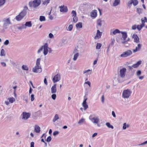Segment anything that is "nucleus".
<instances>
[{
	"mask_svg": "<svg viewBox=\"0 0 147 147\" xmlns=\"http://www.w3.org/2000/svg\"><path fill=\"white\" fill-rule=\"evenodd\" d=\"M44 83L46 84V85H47V79L46 78H45L44 80Z\"/></svg>",
	"mask_w": 147,
	"mask_h": 147,
	"instance_id": "obj_59",
	"label": "nucleus"
},
{
	"mask_svg": "<svg viewBox=\"0 0 147 147\" xmlns=\"http://www.w3.org/2000/svg\"><path fill=\"white\" fill-rule=\"evenodd\" d=\"M34 94H32L31 95V100L32 101H33L34 100Z\"/></svg>",
	"mask_w": 147,
	"mask_h": 147,
	"instance_id": "obj_52",
	"label": "nucleus"
},
{
	"mask_svg": "<svg viewBox=\"0 0 147 147\" xmlns=\"http://www.w3.org/2000/svg\"><path fill=\"white\" fill-rule=\"evenodd\" d=\"M60 11L61 12L66 13L68 11V9L66 6L63 5L60 7Z\"/></svg>",
	"mask_w": 147,
	"mask_h": 147,
	"instance_id": "obj_15",
	"label": "nucleus"
},
{
	"mask_svg": "<svg viewBox=\"0 0 147 147\" xmlns=\"http://www.w3.org/2000/svg\"><path fill=\"white\" fill-rule=\"evenodd\" d=\"M112 114L113 116L115 117H116V115L115 112L114 111H112Z\"/></svg>",
	"mask_w": 147,
	"mask_h": 147,
	"instance_id": "obj_63",
	"label": "nucleus"
},
{
	"mask_svg": "<svg viewBox=\"0 0 147 147\" xmlns=\"http://www.w3.org/2000/svg\"><path fill=\"white\" fill-rule=\"evenodd\" d=\"M132 2L131 0L128 1L127 3V7H128L129 8H130L132 5Z\"/></svg>",
	"mask_w": 147,
	"mask_h": 147,
	"instance_id": "obj_39",
	"label": "nucleus"
},
{
	"mask_svg": "<svg viewBox=\"0 0 147 147\" xmlns=\"http://www.w3.org/2000/svg\"><path fill=\"white\" fill-rule=\"evenodd\" d=\"M48 44L47 43H46L44 45L42 46L39 48L37 51V53L39 54L43 50L44 55L45 56L48 53Z\"/></svg>",
	"mask_w": 147,
	"mask_h": 147,
	"instance_id": "obj_4",
	"label": "nucleus"
},
{
	"mask_svg": "<svg viewBox=\"0 0 147 147\" xmlns=\"http://www.w3.org/2000/svg\"><path fill=\"white\" fill-rule=\"evenodd\" d=\"M121 33L122 34V38H123V40H126L127 36V32H126L121 31Z\"/></svg>",
	"mask_w": 147,
	"mask_h": 147,
	"instance_id": "obj_20",
	"label": "nucleus"
},
{
	"mask_svg": "<svg viewBox=\"0 0 147 147\" xmlns=\"http://www.w3.org/2000/svg\"><path fill=\"white\" fill-rule=\"evenodd\" d=\"M2 22H3V27L5 29H6L9 25L11 24V22L9 18H5L3 20Z\"/></svg>",
	"mask_w": 147,
	"mask_h": 147,
	"instance_id": "obj_7",
	"label": "nucleus"
},
{
	"mask_svg": "<svg viewBox=\"0 0 147 147\" xmlns=\"http://www.w3.org/2000/svg\"><path fill=\"white\" fill-rule=\"evenodd\" d=\"M141 21L142 24H145V22H147V18L146 17H144L141 19Z\"/></svg>",
	"mask_w": 147,
	"mask_h": 147,
	"instance_id": "obj_34",
	"label": "nucleus"
},
{
	"mask_svg": "<svg viewBox=\"0 0 147 147\" xmlns=\"http://www.w3.org/2000/svg\"><path fill=\"white\" fill-rule=\"evenodd\" d=\"M59 133V132L58 131H55L53 132V134L54 136H56L58 135Z\"/></svg>",
	"mask_w": 147,
	"mask_h": 147,
	"instance_id": "obj_50",
	"label": "nucleus"
},
{
	"mask_svg": "<svg viewBox=\"0 0 147 147\" xmlns=\"http://www.w3.org/2000/svg\"><path fill=\"white\" fill-rule=\"evenodd\" d=\"M1 65L2 66L4 67H5L6 66V64L5 63L2 62L1 63Z\"/></svg>",
	"mask_w": 147,
	"mask_h": 147,
	"instance_id": "obj_61",
	"label": "nucleus"
},
{
	"mask_svg": "<svg viewBox=\"0 0 147 147\" xmlns=\"http://www.w3.org/2000/svg\"><path fill=\"white\" fill-rule=\"evenodd\" d=\"M71 14L72 15V16L73 17V22L75 23L78 20V17L76 16L77 13L76 11L74 10L72 11Z\"/></svg>",
	"mask_w": 147,
	"mask_h": 147,
	"instance_id": "obj_10",
	"label": "nucleus"
},
{
	"mask_svg": "<svg viewBox=\"0 0 147 147\" xmlns=\"http://www.w3.org/2000/svg\"><path fill=\"white\" fill-rule=\"evenodd\" d=\"M120 3V0H115L113 3V6L115 7L118 5Z\"/></svg>",
	"mask_w": 147,
	"mask_h": 147,
	"instance_id": "obj_26",
	"label": "nucleus"
},
{
	"mask_svg": "<svg viewBox=\"0 0 147 147\" xmlns=\"http://www.w3.org/2000/svg\"><path fill=\"white\" fill-rule=\"evenodd\" d=\"M53 94L51 96V97L52 98L53 100H55L56 97V94Z\"/></svg>",
	"mask_w": 147,
	"mask_h": 147,
	"instance_id": "obj_47",
	"label": "nucleus"
},
{
	"mask_svg": "<svg viewBox=\"0 0 147 147\" xmlns=\"http://www.w3.org/2000/svg\"><path fill=\"white\" fill-rule=\"evenodd\" d=\"M22 69L26 70H28V66L27 65H22Z\"/></svg>",
	"mask_w": 147,
	"mask_h": 147,
	"instance_id": "obj_44",
	"label": "nucleus"
},
{
	"mask_svg": "<svg viewBox=\"0 0 147 147\" xmlns=\"http://www.w3.org/2000/svg\"><path fill=\"white\" fill-rule=\"evenodd\" d=\"M143 11V9L140 8H138L136 9V11L139 15H140L142 14Z\"/></svg>",
	"mask_w": 147,
	"mask_h": 147,
	"instance_id": "obj_30",
	"label": "nucleus"
},
{
	"mask_svg": "<svg viewBox=\"0 0 147 147\" xmlns=\"http://www.w3.org/2000/svg\"><path fill=\"white\" fill-rule=\"evenodd\" d=\"M24 25L26 28V27H30L32 26V24L31 21L26 22Z\"/></svg>",
	"mask_w": 147,
	"mask_h": 147,
	"instance_id": "obj_27",
	"label": "nucleus"
},
{
	"mask_svg": "<svg viewBox=\"0 0 147 147\" xmlns=\"http://www.w3.org/2000/svg\"><path fill=\"white\" fill-rule=\"evenodd\" d=\"M102 46V44L100 43H97L96 46V48L97 49H100Z\"/></svg>",
	"mask_w": 147,
	"mask_h": 147,
	"instance_id": "obj_42",
	"label": "nucleus"
},
{
	"mask_svg": "<svg viewBox=\"0 0 147 147\" xmlns=\"http://www.w3.org/2000/svg\"><path fill=\"white\" fill-rule=\"evenodd\" d=\"M142 45L141 44L139 43L137 45L135 49L133 50V53H135L137 51H139L142 48Z\"/></svg>",
	"mask_w": 147,
	"mask_h": 147,
	"instance_id": "obj_14",
	"label": "nucleus"
},
{
	"mask_svg": "<svg viewBox=\"0 0 147 147\" xmlns=\"http://www.w3.org/2000/svg\"><path fill=\"white\" fill-rule=\"evenodd\" d=\"M85 119H84L82 118L78 122V123L80 124H82L85 121Z\"/></svg>",
	"mask_w": 147,
	"mask_h": 147,
	"instance_id": "obj_45",
	"label": "nucleus"
},
{
	"mask_svg": "<svg viewBox=\"0 0 147 147\" xmlns=\"http://www.w3.org/2000/svg\"><path fill=\"white\" fill-rule=\"evenodd\" d=\"M104 95H103L101 98V100L102 103H104Z\"/></svg>",
	"mask_w": 147,
	"mask_h": 147,
	"instance_id": "obj_57",
	"label": "nucleus"
},
{
	"mask_svg": "<svg viewBox=\"0 0 147 147\" xmlns=\"http://www.w3.org/2000/svg\"><path fill=\"white\" fill-rule=\"evenodd\" d=\"M32 88L31 87H30V89L29 90V94H30L32 93Z\"/></svg>",
	"mask_w": 147,
	"mask_h": 147,
	"instance_id": "obj_62",
	"label": "nucleus"
},
{
	"mask_svg": "<svg viewBox=\"0 0 147 147\" xmlns=\"http://www.w3.org/2000/svg\"><path fill=\"white\" fill-rule=\"evenodd\" d=\"M76 27L77 28H82V24L81 22H79L76 25Z\"/></svg>",
	"mask_w": 147,
	"mask_h": 147,
	"instance_id": "obj_36",
	"label": "nucleus"
},
{
	"mask_svg": "<svg viewBox=\"0 0 147 147\" xmlns=\"http://www.w3.org/2000/svg\"><path fill=\"white\" fill-rule=\"evenodd\" d=\"M132 38L134 39V42L138 43L140 42V39L137 35L136 34H134L132 36Z\"/></svg>",
	"mask_w": 147,
	"mask_h": 147,
	"instance_id": "obj_12",
	"label": "nucleus"
},
{
	"mask_svg": "<svg viewBox=\"0 0 147 147\" xmlns=\"http://www.w3.org/2000/svg\"><path fill=\"white\" fill-rule=\"evenodd\" d=\"M129 125L128 124H126V123H124L123 124V129H125L129 127Z\"/></svg>",
	"mask_w": 147,
	"mask_h": 147,
	"instance_id": "obj_41",
	"label": "nucleus"
},
{
	"mask_svg": "<svg viewBox=\"0 0 147 147\" xmlns=\"http://www.w3.org/2000/svg\"><path fill=\"white\" fill-rule=\"evenodd\" d=\"M73 28V26L72 25H70L68 27V29L69 31L72 30Z\"/></svg>",
	"mask_w": 147,
	"mask_h": 147,
	"instance_id": "obj_55",
	"label": "nucleus"
},
{
	"mask_svg": "<svg viewBox=\"0 0 147 147\" xmlns=\"http://www.w3.org/2000/svg\"><path fill=\"white\" fill-rule=\"evenodd\" d=\"M28 9V8L27 7H24L22 11L16 17L15 19L17 21L21 20L26 15Z\"/></svg>",
	"mask_w": 147,
	"mask_h": 147,
	"instance_id": "obj_3",
	"label": "nucleus"
},
{
	"mask_svg": "<svg viewBox=\"0 0 147 147\" xmlns=\"http://www.w3.org/2000/svg\"><path fill=\"white\" fill-rule=\"evenodd\" d=\"M132 53V52L131 50H128L121 54L120 57H127L131 55Z\"/></svg>",
	"mask_w": 147,
	"mask_h": 147,
	"instance_id": "obj_8",
	"label": "nucleus"
},
{
	"mask_svg": "<svg viewBox=\"0 0 147 147\" xmlns=\"http://www.w3.org/2000/svg\"><path fill=\"white\" fill-rule=\"evenodd\" d=\"M40 127L38 125H35L34 126V131L37 133H39L40 131Z\"/></svg>",
	"mask_w": 147,
	"mask_h": 147,
	"instance_id": "obj_21",
	"label": "nucleus"
},
{
	"mask_svg": "<svg viewBox=\"0 0 147 147\" xmlns=\"http://www.w3.org/2000/svg\"><path fill=\"white\" fill-rule=\"evenodd\" d=\"M141 74V71L140 70H138L136 72V74L137 76H139Z\"/></svg>",
	"mask_w": 147,
	"mask_h": 147,
	"instance_id": "obj_54",
	"label": "nucleus"
},
{
	"mask_svg": "<svg viewBox=\"0 0 147 147\" xmlns=\"http://www.w3.org/2000/svg\"><path fill=\"white\" fill-rule=\"evenodd\" d=\"M102 21L100 19L98 20L97 22V28H99L101 27L102 26Z\"/></svg>",
	"mask_w": 147,
	"mask_h": 147,
	"instance_id": "obj_23",
	"label": "nucleus"
},
{
	"mask_svg": "<svg viewBox=\"0 0 147 147\" xmlns=\"http://www.w3.org/2000/svg\"><path fill=\"white\" fill-rule=\"evenodd\" d=\"M60 80V75L59 74H57L55 75L53 79V81L55 83L58 82Z\"/></svg>",
	"mask_w": 147,
	"mask_h": 147,
	"instance_id": "obj_11",
	"label": "nucleus"
},
{
	"mask_svg": "<svg viewBox=\"0 0 147 147\" xmlns=\"http://www.w3.org/2000/svg\"><path fill=\"white\" fill-rule=\"evenodd\" d=\"M59 118V115L56 114L55 115L54 118L53 119V122H55Z\"/></svg>",
	"mask_w": 147,
	"mask_h": 147,
	"instance_id": "obj_31",
	"label": "nucleus"
},
{
	"mask_svg": "<svg viewBox=\"0 0 147 147\" xmlns=\"http://www.w3.org/2000/svg\"><path fill=\"white\" fill-rule=\"evenodd\" d=\"M85 96L84 97V100L82 103V106L84 107V109L85 110L88 108V105H87L86 102V101L87 100V98H85Z\"/></svg>",
	"mask_w": 147,
	"mask_h": 147,
	"instance_id": "obj_18",
	"label": "nucleus"
},
{
	"mask_svg": "<svg viewBox=\"0 0 147 147\" xmlns=\"http://www.w3.org/2000/svg\"><path fill=\"white\" fill-rule=\"evenodd\" d=\"M90 16L92 19L95 18L97 16V11L96 10H94L91 12Z\"/></svg>",
	"mask_w": 147,
	"mask_h": 147,
	"instance_id": "obj_16",
	"label": "nucleus"
},
{
	"mask_svg": "<svg viewBox=\"0 0 147 147\" xmlns=\"http://www.w3.org/2000/svg\"><path fill=\"white\" fill-rule=\"evenodd\" d=\"M145 26V24H141V25L137 26V29L138 31H140L142 28Z\"/></svg>",
	"mask_w": 147,
	"mask_h": 147,
	"instance_id": "obj_28",
	"label": "nucleus"
},
{
	"mask_svg": "<svg viewBox=\"0 0 147 147\" xmlns=\"http://www.w3.org/2000/svg\"><path fill=\"white\" fill-rule=\"evenodd\" d=\"M89 119L94 123L98 124L99 121V119L98 117H92V115H90Z\"/></svg>",
	"mask_w": 147,
	"mask_h": 147,
	"instance_id": "obj_9",
	"label": "nucleus"
},
{
	"mask_svg": "<svg viewBox=\"0 0 147 147\" xmlns=\"http://www.w3.org/2000/svg\"><path fill=\"white\" fill-rule=\"evenodd\" d=\"M0 55L1 56H5V51L4 49H1Z\"/></svg>",
	"mask_w": 147,
	"mask_h": 147,
	"instance_id": "obj_43",
	"label": "nucleus"
},
{
	"mask_svg": "<svg viewBox=\"0 0 147 147\" xmlns=\"http://www.w3.org/2000/svg\"><path fill=\"white\" fill-rule=\"evenodd\" d=\"M137 28V26L136 25H135L132 26L131 29L132 30H135Z\"/></svg>",
	"mask_w": 147,
	"mask_h": 147,
	"instance_id": "obj_53",
	"label": "nucleus"
},
{
	"mask_svg": "<svg viewBox=\"0 0 147 147\" xmlns=\"http://www.w3.org/2000/svg\"><path fill=\"white\" fill-rule=\"evenodd\" d=\"M84 84H88L89 87H90L91 86V83L89 81H87L85 82Z\"/></svg>",
	"mask_w": 147,
	"mask_h": 147,
	"instance_id": "obj_58",
	"label": "nucleus"
},
{
	"mask_svg": "<svg viewBox=\"0 0 147 147\" xmlns=\"http://www.w3.org/2000/svg\"><path fill=\"white\" fill-rule=\"evenodd\" d=\"M147 144V140L140 144H139L138 146H143Z\"/></svg>",
	"mask_w": 147,
	"mask_h": 147,
	"instance_id": "obj_51",
	"label": "nucleus"
},
{
	"mask_svg": "<svg viewBox=\"0 0 147 147\" xmlns=\"http://www.w3.org/2000/svg\"><path fill=\"white\" fill-rule=\"evenodd\" d=\"M9 43V42L8 40H6L4 42V44L5 45H8Z\"/></svg>",
	"mask_w": 147,
	"mask_h": 147,
	"instance_id": "obj_48",
	"label": "nucleus"
},
{
	"mask_svg": "<svg viewBox=\"0 0 147 147\" xmlns=\"http://www.w3.org/2000/svg\"><path fill=\"white\" fill-rule=\"evenodd\" d=\"M142 61H138L137 63L136 64H134L132 66V67H133L136 68L137 67L140 65L141 64Z\"/></svg>",
	"mask_w": 147,
	"mask_h": 147,
	"instance_id": "obj_25",
	"label": "nucleus"
},
{
	"mask_svg": "<svg viewBox=\"0 0 147 147\" xmlns=\"http://www.w3.org/2000/svg\"><path fill=\"white\" fill-rule=\"evenodd\" d=\"M79 55V54L78 53H77L75 54L74 55V58L73 59V60L74 61H76L77 60L78 57Z\"/></svg>",
	"mask_w": 147,
	"mask_h": 147,
	"instance_id": "obj_38",
	"label": "nucleus"
},
{
	"mask_svg": "<svg viewBox=\"0 0 147 147\" xmlns=\"http://www.w3.org/2000/svg\"><path fill=\"white\" fill-rule=\"evenodd\" d=\"M132 4L134 6H136L138 5V3L137 0H131Z\"/></svg>",
	"mask_w": 147,
	"mask_h": 147,
	"instance_id": "obj_35",
	"label": "nucleus"
},
{
	"mask_svg": "<svg viewBox=\"0 0 147 147\" xmlns=\"http://www.w3.org/2000/svg\"><path fill=\"white\" fill-rule=\"evenodd\" d=\"M51 93L52 94H54L57 92V88H56V84H54L53 86L51 88Z\"/></svg>",
	"mask_w": 147,
	"mask_h": 147,
	"instance_id": "obj_17",
	"label": "nucleus"
},
{
	"mask_svg": "<svg viewBox=\"0 0 147 147\" xmlns=\"http://www.w3.org/2000/svg\"><path fill=\"white\" fill-rule=\"evenodd\" d=\"M34 142H32L30 143V147H34Z\"/></svg>",
	"mask_w": 147,
	"mask_h": 147,
	"instance_id": "obj_60",
	"label": "nucleus"
},
{
	"mask_svg": "<svg viewBox=\"0 0 147 147\" xmlns=\"http://www.w3.org/2000/svg\"><path fill=\"white\" fill-rule=\"evenodd\" d=\"M92 73V70L90 69H88L86 70H85L83 71V73L84 74H86V75H89L90 74Z\"/></svg>",
	"mask_w": 147,
	"mask_h": 147,
	"instance_id": "obj_29",
	"label": "nucleus"
},
{
	"mask_svg": "<svg viewBox=\"0 0 147 147\" xmlns=\"http://www.w3.org/2000/svg\"><path fill=\"white\" fill-rule=\"evenodd\" d=\"M51 138L50 136L48 137L46 140V141L48 142H50L51 140Z\"/></svg>",
	"mask_w": 147,
	"mask_h": 147,
	"instance_id": "obj_49",
	"label": "nucleus"
},
{
	"mask_svg": "<svg viewBox=\"0 0 147 147\" xmlns=\"http://www.w3.org/2000/svg\"><path fill=\"white\" fill-rule=\"evenodd\" d=\"M121 32L118 29H116L112 32V30H111L110 34L111 35L112 34L115 35L116 34L121 33Z\"/></svg>",
	"mask_w": 147,
	"mask_h": 147,
	"instance_id": "obj_22",
	"label": "nucleus"
},
{
	"mask_svg": "<svg viewBox=\"0 0 147 147\" xmlns=\"http://www.w3.org/2000/svg\"><path fill=\"white\" fill-rule=\"evenodd\" d=\"M5 2V0H0V7L4 4Z\"/></svg>",
	"mask_w": 147,
	"mask_h": 147,
	"instance_id": "obj_46",
	"label": "nucleus"
},
{
	"mask_svg": "<svg viewBox=\"0 0 147 147\" xmlns=\"http://www.w3.org/2000/svg\"><path fill=\"white\" fill-rule=\"evenodd\" d=\"M42 3V5L47 6L49 3L50 0H40Z\"/></svg>",
	"mask_w": 147,
	"mask_h": 147,
	"instance_id": "obj_24",
	"label": "nucleus"
},
{
	"mask_svg": "<svg viewBox=\"0 0 147 147\" xmlns=\"http://www.w3.org/2000/svg\"><path fill=\"white\" fill-rule=\"evenodd\" d=\"M118 77L117 80L119 82H121L123 81V79L125 78L127 69L124 67L120 69L119 71H117Z\"/></svg>",
	"mask_w": 147,
	"mask_h": 147,
	"instance_id": "obj_1",
	"label": "nucleus"
},
{
	"mask_svg": "<svg viewBox=\"0 0 147 147\" xmlns=\"http://www.w3.org/2000/svg\"><path fill=\"white\" fill-rule=\"evenodd\" d=\"M52 51V50H51V48L48 47V52H49V53H51Z\"/></svg>",
	"mask_w": 147,
	"mask_h": 147,
	"instance_id": "obj_64",
	"label": "nucleus"
},
{
	"mask_svg": "<svg viewBox=\"0 0 147 147\" xmlns=\"http://www.w3.org/2000/svg\"><path fill=\"white\" fill-rule=\"evenodd\" d=\"M7 100H9L10 103H13L15 101V99L13 97H10L8 98Z\"/></svg>",
	"mask_w": 147,
	"mask_h": 147,
	"instance_id": "obj_33",
	"label": "nucleus"
},
{
	"mask_svg": "<svg viewBox=\"0 0 147 147\" xmlns=\"http://www.w3.org/2000/svg\"><path fill=\"white\" fill-rule=\"evenodd\" d=\"M39 20L41 22L44 21L45 20V18L43 16H40V17Z\"/></svg>",
	"mask_w": 147,
	"mask_h": 147,
	"instance_id": "obj_40",
	"label": "nucleus"
},
{
	"mask_svg": "<svg viewBox=\"0 0 147 147\" xmlns=\"http://www.w3.org/2000/svg\"><path fill=\"white\" fill-rule=\"evenodd\" d=\"M102 35V32H100V31L98 30L96 36L95 37V39H99L100 38Z\"/></svg>",
	"mask_w": 147,
	"mask_h": 147,
	"instance_id": "obj_19",
	"label": "nucleus"
},
{
	"mask_svg": "<svg viewBox=\"0 0 147 147\" xmlns=\"http://www.w3.org/2000/svg\"><path fill=\"white\" fill-rule=\"evenodd\" d=\"M22 119L25 120H26L30 117V114L29 113L24 112L22 113Z\"/></svg>",
	"mask_w": 147,
	"mask_h": 147,
	"instance_id": "obj_13",
	"label": "nucleus"
},
{
	"mask_svg": "<svg viewBox=\"0 0 147 147\" xmlns=\"http://www.w3.org/2000/svg\"><path fill=\"white\" fill-rule=\"evenodd\" d=\"M106 125L109 128H111L112 129H113L114 128L113 126V125H111L110 123L109 122H107L106 123Z\"/></svg>",
	"mask_w": 147,
	"mask_h": 147,
	"instance_id": "obj_37",
	"label": "nucleus"
},
{
	"mask_svg": "<svg viewBox=\"0 0 147 147\" xmlns=\"http://www.w3.org/2000/svg\"><path fill=\"white\" fill-rule=\"evenodd\" d=\"M49 37L50 38H53L54 37L53 34L51 33H49Z\"/></svg>",
	"mask_w": 147,
	"mask_h": 147,
	"instance_id": "obj_56",
	"label": "nucleus"
},
{
	"mask_svg": "<svg viewBox=\"0 0 147 147\" xmlns=\"http://www.w3.org/2000/svg\"><path fill=\"white\" fill-rule=\"evenodd\" d=\"M132 91L131 89H127L123 90L122 97L124 99H127L129 98L131 94Z\"/></svg>",
	"mask_w": 147,
	"mask_h": 147,
	"instance_id": "obj_6",
	"label": "nucleus"
},
{
	"mask_svg": "<svg viewBox=\"0 0 147 147\" xmlns=\"http://www.w3.org/2000/svg\"><path fill=\"white\" fill-rule=\"evenodd\" d=\"M41 60L40 58L37 59L35 66L32 69V71L33 72L35 73H40L42 71V69L40 64Z\"/></svg>",
	"mask_w": 147,
	"mask_h": 147,
	"instance_id": "obj_2",
	"label": "nucleus"
},
{
	"mask_svg": "<svg viewBox=\"0 0 147 147\" xmlns=\"http://www.w3.org/2000/svg\"><path fill=\"white\" fill-rule=\"evenodd\" d=\"M40 0H34L30 2L28 5L30 7L36 9L40 5Z\"/></svg>",
	"mask_w": 147,
	"mask_h": 147,
	"instance_id": "obj_5",
	"label": "nucleus"
},
{
	"mask_svg": "<svg viewBox=\"0 0 147 147\" xmlns=\"http://www.w3.org/2000/svg\"><path fill=\"white\" fill-rule=\"evenodd\" d=\"M17 28L20 30H21L23 29H26V27L24 24H22L21 26H18L17 27Z\"/></svg>",
	"mask_w": 147,
	"mask_h": 147,
	"instance_id": "obj_32",
	"label": "nucleus"
}]
</instances>
